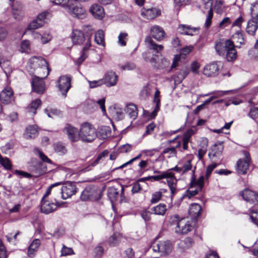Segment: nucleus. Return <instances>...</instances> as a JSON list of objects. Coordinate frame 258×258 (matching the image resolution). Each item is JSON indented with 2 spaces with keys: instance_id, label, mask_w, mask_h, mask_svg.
Listing matches in <instances>:
<instances>
[{
  "instance_id": "62",
  "label": "nucleus",
  "mask_w": 258,
  "mask_h": 258,
  "mask_svg": "<svg viewBox=\"0 0 258 258\" xmlns=\"http://www.w3.org/2000/svg\"><path fill=\"white\" fill-rule=\"evenodd\" d=\"M170 175V174L166 173V172H163L160 174L151 176V178L152 179H153L154 181H159L161 179L165 178V177H169Z\"/></svg>"
},
{
  "instance_id": "28",
  "label": "nucleus",
  "mask_w": 258,
  "mask_h": 258,
  "mask_svg": "<svg viewBox=\"0 0 258 258\" xmlns=\"http://www.w3.org/2000/svg\"><path fill=\"white\" fill-rule=\"evenodd\" d=\"M201 206L198 204L194 203L191 204L188 213L191 219L196 220L201 215Z\"/></svg>"
},
{
  "instance_id": "35",
  "label": "nucleus",
  "mask_w": 258,
  "mask_h": 258,
  "mask_svg": "<svg viewBox=\"0 0 258 258\" xmlns=\"http://www.w3.org/2000/svg\"><path fill=\"white\" fill-rule=\"evenodd\" d=\"M151 210L153 214L164 216L167 211L166 205L161 203L151 208Z\"/></svg>"
},
{
  "instance_id": "47",
  "label": "nucleus",
  "mask_w": 258,
  "mask_h": 258,
  "mask_svg": "<svg viewBox=\"0 0 258 258\" xmlns=\"http://www.w3.org/2000/svg\"><path fill=\"white\" fill-rule=\"evenodd\" d=\"M248 55L251 57H258V39L256 40L254 47L248 51Z\"/></svg>"
},
{
  "instance_id": "21",
  "label": "nucleus",
  "mask_w": 258,
  "mask_h": 258,
  "mask_svg": "<svg viewBox=\"0 0 258 258\" xmlns=\"http://www.w3.org/2000/svg\"><path fill=\"white\" fill-rule=\"evenodd\" d=\"M12 13L14 18L18 21L21 20L24 16L23 7L18 2L12 5Z\"/></svg>"
},
{
  "instance_id": "17",
  "label": "nucleus",
  "mask_w": 258,
  "mask_h": 258,
  "mask_svg": "<svg viewBox=\"0 0 258 258\" xmlns=\"http://www.w3.org/2000/svg\"><path fill=\"white\" fill-rule=\"evenodd\" d=\"M58 87L62 95L66 97L67 93L71 88V78L68 76H63L57 81Z\"/></svg>"
},
{
  "instance_id": "38",
  "label": "nucleus",
  "mask_w": 258,
  "mask_h": 258,
  "mask_svg": "<svg viewBox=\"0 0 258 258\" xmlns=\"http://www.w3.org/2000/svg\"><path fill=\"white\" fill-rule=\"evenodd\" d=\"M108 151L107 150L103 151L101 154H100L97 158L93 161H91L89 163L88 166L86 168V170L89 171L91 169V167L95 166L97 165L100 160L103 157H106L108 155Z\"/></svg>"
},
{
  "instance_id": "11",
  "label": "nucleus",
  "mask_w": 258,
  "mask_h": 258,
  "mask_svg": "<svg viewBox=\"0 0 258 258\" xmlns=\"http://www.w3.org/2000/svg\"><path fill=\"white\" fill-rule=\"evenodd\" d=\"M243 153L245 159H240L237 162L236 170L239 174H245L248 170L250 158L247 151H244Z\"/></svg>"
},
{
  "instance_id": "6",
  "label": "nucleus",
  "mask_w": 258,
  "mask_h": 258,
  "mask_svg": "<svg viewBox=\"0 0 258 258\" xmlns=\"http://www.w3.org/2000/svg\"><path fill=\"white\" fill-rule=\"evenodd\" d=\"M153 250L155 252L161 253V255H169L172 250L173 244L169 240L161 241L152 245Z\"/></svg>"
},
{
  "instance_id": "37",
  "label": "nucleus",
  "mask_w": 258,
  "mask_h": 258,
  "mask_svg": "<svg viewBox=\"0 0 258 258\" xmlns=\"http://www.w3.org/2000/svg\"><path fill=\"white\" fill-rule=\"evenodd\" d=\"M233 38L235 40V42L237 44L236 45H235V47H236L240 48L241 46L245 43L243 35L239 31H238L234 33L233 35Z\"/></svg>"
},
{
  "instance_id": "48",
  "label": "nucleus",
  "mask_w": 258,
  "mask_h": 258,
  "mask_svg": "<svg viewBox=\"0 0 258 258\" xmlns=\"http://www.w3.org/2000/svg\"><path fill=\"white\" fill-rule=\"evenodd\" d=\"M213 17V12L211 9H210L208 12L204 26L205 28H208L211 25L212 19Z\"/></svg>"
},
{
  "instance_id": "16",
  "label": "nucleus",
  "mask_w": 258,
  "mask_h": 258,
  "mask_svg": "<svg viewBox=\"0 0 258 258\" xmlns=\"http://www.w3.org/2000/svg\"><path fill=\"white\" fill-rule=\"evenodd\" d=\"M166 173L170 174V176L169 177H165V178L167 179V182L168 185L170 190V203H172L173 201V198L177 192V179L175 177L174 173L171 172H166Z\"/></svg>"
},
{
  "instance_id": "59",
  "label": "nucleus",
  "mask_w": 258,
  "mask_h": 258,
  "mask_svg": "<svg viewBox=\"0 0 258 258\" xmlns=\"http://www.w3.org/2000/svg\"><path fill=\"white\" fill-rule=\"evenodd\" d=\"M189 70L187 67L183 68L179 72L178 77L181 80H183L188 74Z\"/></svg>"
},
{
  "instance_id": "20",
  "label": "nucleus",
  "mask_w": 258,
  "mask_h": 258,
  "mask_svg": "<svg viewBox=\"0 0 258 258\" xmlns=\"http://www.w3.org/2000/svg\"><path fill=\"white\" fill-rule=\"evenodd\" d=\"M13 100V91L10 87H7L0 93L1 101L5 104H9Z\"/></svg>"
},
{
  "instance_id": "23",
  "label": "nucleus",
  "mask_w": 258,
  "mask_h": 258,
  "mask_svg": "<svg viewBox=\"0 0 258 258\" xmlns=\"http://www.w3.org/2000/svg\"><path fill=\"white\" fill-rule=\"evenodd\" d=\"M150 32L152 37L158 41L162 40L165 36V33L163 28L157 25L152 26L150 28Z\"/></svg>"
},
{
  "instance_id": "36",
  "label": "nucleus",
  "mask_w": 258,
  "mask_h": 258,
  "mask_svg": "<svg viewBox=\"0 0 258 258\" xmlns=\"http://www.w3.org/2000/svg\"><path fill=\"white\" fill-rule=\"evenodd\" d=\"M97 133V137L101 139H105L111 136V131L109 127L107 126H103L98 130Z\"/></svg>"
},
{
  "instance_id": "34",
  "label": "nucleus",
  "mask_w": 258,
  "mask_h": 258,
  "mask_svg": "<svg viewBox=\"0 0 258 258\" xmlns=\"http://www.w3.org/2000/svg\"><path fill=\"white\" fill-rule=\"evenodd\" d=\"M124 111L125 113L130 116L131 118L134 120L136 118L138 115V109L136 106L134 104H130L127 105Z\"/></svg>"
},
{
  "instance_id": "45",
  "label": "nucleus",
  "mask_w": 258,
  "mask_h": 258,
  "mask_svg": "<svg viewBox=\"0 0 258 258\" xmlns=\"http://www.w3.org/2000/svg\"><path fill=\"white\" fill-rule=\"evenodd\" d=\"M34 153L39 156L40 158L44 162L51 163V161L41 152L39 149L35 148L34 149Z\"/></svg>"
},
{
  "instance_id": "49",
  "label": "nucleus",
  "mask_w": 258,
  "mask_h": 258,
  "mask_svg": "<svg viewBox=\"0 0 258 258\" xmlns=\"http://www.w3.org/2000/svg\"><path fill=\"white\" fill-rule=\"evenodd\" d=\"M249 116L258 123V108H251L248 114Z\"/></svg>"
},
{
  "instance_id": "52",
  "label": "nucleus",
  "mask_w": 258,
  "mask_h": 258,
  "mask_svg": "<svg viewBox=\"0 0 258 258\" xmlns=\"http://www.w3.org/2000/svg\"><path fill=\"white\" fill-rule=\"evenodd\" d=\"M88 82L89 84V87L90 88H94L101 86L104 84V81L102 79H100L97 81H89L88 80Z\"/></svg>"
},
{
  "instance_id": "18",
  "label": "nucleus",
  "mask_w": 258,
  "mask_h": 258,
  "mask_svg": "<svg viewBox=\"0 0 258 258\" xmlns=\"http://www.w3.org/2000/svg\"><path fill=\"white\" fill-rule=\"evenodd\" d=\"M40 76H35L32 81V88L33 91L38 94H43L45 90V83L43 79Z\"/></svg>"
},
{
  "instance_id": "1",
  "label": "nucleus",
  "mask_w": 258,
  "mask_h": 258,
  "mask_svg": "<svg viewBox=\"0 0 258 258\" xmlns=\"http://www.w3.org/2000/svg\"><path fill=\"white\" fill-rule=\"evenodd\" d=\"M84 30L87 33L86 38L85 37L84 33L78 30H73L71 37L74 44L81 45L84 42L85 43V46L82 49V55L77 60V62L78 65H80L87 57V51L91 46L90 38L92 34V31L93 29L90 26H85L84 27Z\"/></svg>"
},
{
  "instance_id": "30",
  "label": "nucleus",
  "mask_w": 258,
  "mask_h": 258,
  "mask_svg": "<svg viewBox=\"0 0 258 258\" xmlns=\"http://www.w3.org/2000/svg\"><path fill=\"white\" fill-rule=\"evenodd\" d=\"M38 135V131L37 127L34 125H29L26 128L25 132L24 133L25 139L29 140L34 139Z\"/></svg>"
},
{
  "instance_id": "50",
  "label": "nucleus",
  "mask_w": 258,
  "mask_h": 258,
  "mask_svg": "<svg viewBox=\"0 0 258 258\" xmlns=\"http://www.w3.org/2000/svg\"><path fill=\"white\" fill-rule=\"evenodd\" d=\"M231 90H228V91H217V92H213L212 93L214 94H216V96L211 97L208 100H207L206 101V102L209 103V102H211L213 100V98L223 96L227 94L229 92H231Z\"/></svg>"
},
{
  "instance_id": "10",
  "label": "nucleus",
  "mask_w": 258,
  "mask_h": 258,
  "mask_svg": "<svg viewBox=\"0 0 258 258\" xmlns=\"http://www.w3.org/2000/svg\"><path fill=\"white\" fill-rule=\"evenodd\" d=\"M191 161V159H183L178 163V166H176L172 169L182 174H185L189 171L191 170L193 174L192 176L195 177L196 167H194L192 169Z\"/></svg>"
},
{
  "instance_id": "15",
  "label": "nucleus",
  "mask_w": 258,
  "mask_h": 258,
  "mask_svg": "<svg viewBox=\"0 0 258 258\" xmlns=\"http://www.w3.org/2000/svg\"><path fill=\"white\" fill-rule=\"evenodd\" d=\"M63 132L72 142H75L79 140V131L71 124H66L63 129Z\"/></svg>"
},
{
  "instance_id": "27",
  "label": "nucleus",
  "mask_w": 258,
  "mask_h": 258,
  "mask_svg": "<svg viewBox=\"0 0 258 258\" xmlns=\"http://www.w3.org/2000/svg\"><path fill=\"white\" fill-rule=\"evenodd\" d=\"M241 195L243 199L250 203H254L255 201L258 203V194H255L253 191L246 189L241 192Z\"/></svg>"
},
{
  "instance_id": "13",
  "label": "nucleus",
  "mask_w": 258,
  "mask_h": 258,
  "mask_svg": "<svg viewBox=\"0 0 258 258\" xmlns=\"http://www.w3.org/2000/svg\"><path fill=\"white\" fill-rule=\"evenodd\" d=\"M76 1H72V0H69V3L67 5L69 11L70 13L73 15L74 16L80 19H82L85 16V10L81 7L80 5H77L75 6L74 3Z\"/></svg>"
},
{
  "instance_id": "4",
  "label": "nucleus",
  "mask_w": 258,
  "mask_h": 258,
  "mask_svg": "<svg viewBox=\"0 0 258 258\" xmlns=\"http://www.w3.org/2000/svg\"><path fill=\"white\" fill-rule=\"evenodd\" d=\"M30 62L33 66H38L36 69V73L42 78H46L49 75L50 69L47 61L42 57L34 56L30 59Z\"/></svg>"
},
{
  "instance_id": "44",
  "label": "nucleus",
  "mask_w": 258,
  "mask_h": 258,
  "mask_svg": "<svg viewBox=\"0 0 258 258\" xmlns=\"http://www.w3.org/2000/svg\"><path fill=\"white\" fill-rule=\"evenodd\" d=\"M46 166L42 163H39L38 164V167L35 169L34 172L36 174V176H39L47 172Z\"/></svg>"
},
{
  "instance_id": "12",
  "label": "nucleus",
  "mask_w": 258,
  "mask_h": 258,
  "mask_svg": "<svg viewBox=\"0 0 258 258\" xmlns=\"http://www.w3.org/2000/svg\"><path fill=\"white\" fill-rule=\"evenodd\" d=\"M119 186L121 190L120 195L119 194L118 188L113 186L109 187L108 189V197L112 203L117 201L119 197L120 203H122L124 201V195L123 192L124 186L122 185H120Z\"/></svg>"
},
{
  "instance_id": "60",
  "label": "nucleus",
  "mask_w": 258,
  "mask_h": 258,
  "mask_svg": "<svg viewBox=\"0 0 258 258\" xmlns=\"http://www.w3.org/2000/svg\"><path fill=\"white\" fill-rule=\"evenodd\" d=\"M218 164V163H213L207 167L205 175L206 178L207 179H208L212 171L217 166Z\"/></svg>"
},
{
  "instance_id": "9",
  "label": "nucleus",
  "mask_w": 258,
  "mask_h": 258,
  "mask_svg": "<svg viewBox=\"0 0 258 258\" xmlns=\"http://www.w3.org/2000/svg\"><path fill=\"white\" fill-rule=\"evenodd\" d=\"M55 191L61 194L62 199L65 200L76 193L77 187L74 183L67 182L61 187L58 188Z\"/></svg>"
},
{
  "instance_id": "26",
  "label": "nucleus",
  "mask_w": 258,
  "mask_h": 258,
  "mask_svg": "<svg viewBox=\"0 0 258 258\" xmlns=\"http://www.w3.org/2000/svg\"><path fill=\"white\" fill-rule=\"evenodd\" d=\"M92 15L96 19H101L105 15L104 10L102 7L98 4H93L89 10Z\"/></svg>"
},
{
  "instance_id": "63",
  "label": "nucleus",
  "mask_w": 258,
  "mask_h": 258,
  "mask_svg": "<svg viewBox=\"0 0 258 258\" xmlns=\"http://www.w3.org/2000/svg\"><path fill=\"white\" fill-rule=\"evenodd\" d=\"M250 216L252 222L258 226V211L252 210Z\"/></svg>"
},
{
  "instance_id": "41",
  "label": "nucleus",
  "mask_w": 258,
  "mask_h": 258,
  "mask_svg": "<svg viewBox=\"0 0 258 258\" xmlns=\"http://www.w3.org/2000/svg\"><path fill=\"white\" fill-rule=\"evenodd\" d=\"M95 41L99 45L104 46V35L102 30H99L95 35Z\"/></svg>"
},
{
  "instance_id": "40",
  "label": "nucleus",
  "mask_w": 258,
  "mask_h": 258,
  "mask_svg": "<svg viewBox=\"0 0 258 258\" xmlns=\"http://www.w3.org/2000/svg\"><path fill=\"white\" fill-rule=\"evenodd\" d=\"M120 240V234L115 233L109 238L107 242L110 246H115L119 244Z\"/></svg>"
},
{
  "instance_id": "55",
  "label": "nucleus",
  "mask_w": 258,
  "mask_h": 258,
  "mask_svg": "<svg viewBox=\"0 0 258 258\" xmlns=\"http://www.w3.org/2000/svg\"><path fill=\"white\" fill-rule=\"evenodd\" d=\"M40 22L36 19L33 20L28 25L27 30H34L38 29L43 26H39Z\"/></svg>"
},
{
  "instance_id": "33",
  "label": "nucleus",
  "mask_w": 258,
  "mask_h": 258,
  "mask_svg": "<svg viewBox=\"0 0 258 258\" xmlns=\"http://www.w3.org/2000/svg\"><path fill=\"white\" fill-rule=\"evenodd\" d=\"M193 241L189 237L181 240L178 244V248L180 252H184L192 246Z\"/></svg>"
},
{
  "instance_id": "54",
  "label": "nucleus",
  "mask_w": 258,
  "mask_h": 258,
  "mask_svg": "<svg viewBox=\"0 0 258 258\" xmlns=\"http://www.w3.org/2000/svg\"><path fill=\"white\" fill-rule=\"evenodd\" d=\"M41 104V100L39 99H37L32 101L30 104V112H32L33 114L36 113V110Z\"/></svg>"
},
{
  "instance_id": "5",
  "label": "nucleus",
  "mask_w": 258,
  "mask_h": 258,
  "mask_svg": "<svg viewBox=\"0 0 258 258\" xmlns=\"http://www.w3.org/2000/svg\"><path fill=\"white\" fill-rule=\"evenodd\" d=\"M204 176H201L196 179L195 177L192 176L189 188L186 190V196L189 198L196 195L200 191H201L204 185Z\"/></svg>"
},
{
  "instance_id": "24",
  "label": "nucleus",
  "mask_w": 258,
  "mask_h": 258,
  "mask_svg": "<svg viewBox=\"0 0 258 258\" xmlns=\"http://www.w3.org/2000/svg\"><path fill=\"white\" fill-rule=\"evenodd\" d=\"M118 77L115 72L109 71L107 72L103 79L104 84L108 87L113 86L117 83Z\"/></svg>"
},
{
  "instance_id": "61",
  "label": "nucleus",
  "mask_w": 258,
  "mask_h": 258,
  "mask_svg": "<svg viewBox=\"0 0 258 258\" xmlns=\"http://www.w3.org/2000/svg\"><path fill=\"white\" fill-rule=\"evenodd\" d=\"M47 12H43L38 15L36 20L40 22L39 26H43L45 23V20L46 17Z\"/></svg>"
},
{
  "instance_id": "58",
  "label": "nucleus",
  "mask_w": 258,
  "mask_h": 258,
  "mask_svg": "<svg viewBox=\"0 0 258 258\" xmlns=\"http://www.w3.org/2000/svg\"><path fill=\"white\" fill-rule=\"evenodd\" d=\"M21 50L23 52L28 53L30 51V42L25 40L22 42L21 45Z\"/></svg>"
},
{
  "instance_id": "22",
  "label": "nucleus",
  "mask_w": 258,
  "mask_h": 258,
  "mask_svg": "<svg viewBox=\"0 0 258 258\" xmlns=\"http://www.w3.org/2000/svg\"><path fill=\"white\" fill-rule=\"evenodd\" d=\"M199 30L198 28L183 24L180 25L178 27V32L179 33L189 36L198 34Z\"/></svg>"
},
{
  "instance_id": "57",
  "label": "nucleus",
  "mask_w": 258,
  "mask_h": 258,
  "mask_svg": "<svg viewBox=\"0 0 258 258\" xmlns=\"http://www.w3.org/2000/svg\"><path fill=\"white\" fill-rule=\"evenodd\" d=\"M176 148L173 147L166 148L163 151V154L169 153L170 154L169 157L175 156L176 155Z\"/></svg>"
},
{
  "instance_id": "51",
  "label": "nucleus",
  "mask_w": 258,
  "mask_h": 258,
  "mask_svg": "<svg viewBox=\"0 0 258 258\" xmlns=\"http://www.w3.org/2000/svg\"><path fill=\"white\" fill-rule=\"evenodd\" d=\"M161 192L157 191L154 192L152 195L151 199L150 200L151 203L153 204L158 203L161 200Z\"/></svg>"
},
{
  "instance_id": "64",
  "label": "nucleus",
  "mask_w": 258,
  "mask_h": 258,
  "mask_svg": "<svg viewBox=\"0 0 258 258\" xmlns=\"http://www.w3.org/2000/svg\"><path fill=\"white\" fill-rule=\"evenodd\" d=\"M61 252V255L62 256H66L74 253L73 250L72 248L68 247L64 245H63Z\"/></svg>"
},
{
  "instance_id": "46",
  "label": "nucleus",
  "mask_w": 258,
  "mask_h": 258,
  "mask_svg": "<svg viewBox=\"0 0 258 258\" xmlns=\"http://www.w3.org/2000/svg\"><path fill=\"white\" fill-rule=\"evenodd\" d=\"M128 34L125 32H121L118 37V42L121 46L126 45V41L127 39Z\"/></svg>"
},
{
  "instance_id": "7",
  "label": "nucleus",
  "mask_w": 258,
  "mask_h": 258,
  "mask_svg": "<svg viewBox=\"0 0 258 258\" xmlns=\"http://www.w3.org/2000/svg\"><path fill=\"white\" fill-rule=\"evenodd\" d=\"M179 217L178 215H174L170 218L172 223H177L175 228L176 232L186 234L190 231L192 229V226L188 223L185 222L183 220H179Z\"/></svg>"
},
{
  "instance_id": "39",
  "label": "nucleus",
  "mask_w": 258,
  "mask_h": 258,
  "mask_svg": "<svg viewBox=\"0 0 258 258\" xmlns=\"http://www.w3.org/2000/svg\"><path fill=\"white\" fill-rule=\"evenodd\" d=\"M40 244V242L39 239H36L33 241L28 248V253L30 256H33L34 253L37 250Z\"/></svg>"
},
{
  "instance_id": "53",
  "label": "nucleus",
  "mask_w": 258,
  "mask_h": 258,
  "mask_svg": "<svg viewBox=\"0 0 258 258\" xmlns=\"http://www.w3.org/2000/svg\"><path fill=\"white\" fill-rule=\"evenodd\" d=\"M251 17L253 18L258 17V0H257L254 4H252L251 7Z\"/></svg>"
},
{
  "instance_id": "14",
  "label": "nucleus",
  "mask_w": 258,
  "mask_h": 258,
  "mask_svg": "<svg viewBox=\"0 0 258 258\" xmlns=\"http://www.w3.org/2000/svg\"><path fill=\"white\" fill-rule=\"evenodd\" d=\"M223 150V145L222 143H217L211 148L208 156L213 161H217L221 157Z\"/></svg>"
},
{
  "instance_id": "56",
  "label": "nucleus",
  "mask_w": 258,
  "mask_h": 258,
  "mask_svg": "<svg viewBox=\"0 0 258 258\" xmlns=\"http://www.w3.org/2000/svg\"><path fill=\"white\" fill-rule=\"evenodd\" d=\"M231 23V21L230 19L228 17H225L220 22L218 27L221 29H223L226 28Z\"/></svg>"
},
{
  "instance_id": "8",
  "label": "nucleus",
  "mask_w": 258,
  "mask_h": 258,
  "mask_svg": "<svg viewBox=\"0 0 258 258\" xmlns=\"http://www.w3.org/2000/svg\"><path fill=\"white\" fill-rule=\"evenodd\" d=\"M101 198L99 189L95 187H87L82 192L81 199L83 201H97Z\"/></svg>"
},
{
  "instance_id": "29",
  "label": "nucleus",
  "mask_w": 258,
  "mask_h": 258,
  "mask_svg": "<svg viewBox=\"0 0 258 258\" xmlns=\"http://www.w3.org/2000/svg\"><path fill=\"white\" fill-rule=\"evenodd\" d=\"M258 28V21L257 18H252L247 22L246 32L250 35H253Z\"/></svg>"
},
{
  "instance_id": "19",
  "label": "nucleus",
  "mask_w": 258,
  "mask_h": 258,
  "mask_svg": "<svg viewBox=\"0 0 258 258\" xmlns=\"http://www.w3.org/2000/svg\"><path fill=\"white\" fill-rule=\"evenodd\" d=\"M58 203L51 202L48 200H41L40 210L45 214H48L55 211L57 207Z\"/></svg>"
},
{
  "instance_id": "31",
  "label": "nucleus",
  "mask_w": 258,
  "mask_h": 258,
  "mask_svg": "<svg viewBox=\"0 0 258 258\" xmlns=\"http://www.w3.org/2000/svg\"><path fill=\"white\" fill-rule=\"evenodd\" d=\"M141 14L144 18L148 20H152L159 15L160 13L156 9L152 8L143 10Z\"/></svg>"
},
{
  "instance_id": "43",
  "label": "nucleus",
  "mask_w": 258,
  "mask_h": 258,
  "mask_svg": "<svg viewBox=\"0 0 258 258\" xmlns=\"http://www.w3.org/2000/svg\"><path fill=\"white\" fill-rule=\"evenodd\" d=\"M53 148L55 152L60 155H64L67 151L66 147L62 144L60 143L54 144Z\"/></svg>"
},
{
  "instance_id": "2",
  "label": "nucleus",
  "mask_w": 258,
  "mask_h": 258,
  "mask_svg": "<svg viewBox=\"0 0 258 258\" xmlns=\"http://www.w3.org/2000/svg\"><path fill=\"white\" fill-rule=\"evenodd\" d=\"M215 47L217 53L224 56L228 61H233L237 58L234 42L229 39L216 41Z\"/></svg>"
},
{
  "instance_id": "3",
  "label": "nucleus",
  "mask_w": 258,
  "mask_h": 258,
  "mask_svg": "<svg viewBox=\"0 0 258 258\" xmlns=\"http://www.w3.org/2000/svg\"><path fill=\"white\" fill-rule=\"evenodd\" d=\"M97 136L96 130L91 124L86 122L81 125L79 130V140L84 142H91Z\"/></svg>"
},
{
  "instance_id": "42",
  "label": "nucleus",
  "mask_w": 258,
  "mask_h": 258,
  "mask_svg": "<svg viewBox=\"0 0 258 258\" xmlns=\"http://www.w3.org/2000/svg\"><path fill=\"white\" fill-rule=\"evenodd\" d=\"M143 57L146 61L150 62L152 66L158 68V66L157 65V59L155 57H151V54L150 52H145L143 54Z\"/></svg>"
},
{
  "instance_id": "32",
  "label": "nucleus",
  "mask_w": 258,
  "mask_h": 258,
  "mask_svg": "<svg viewBox=\"0 0 258 258\" xmlns=\"http://www.w3.org/2000/svg\"><path fill=\"white\" fill-rule=\"evenodd\" d=\"M145 42L150 49L154 50L157 53H159L163 49V46L162 45L156 43L150 36H147L145 38Z\"/></svg>"
},
{
  "instance_id": "25",
  "label": "nucleus",
  "mask_w": 258,
  "mask_h": 258,
  "mask_svg": "<svg viewBox=\"0 0 258 258\" xmlns=\"http://www.w3.org/2000/svg\"><path fill=\"white\" fill-rule=\"evenodd\" d=\"M219 68L216 63H211L205 67L203 74L208 77H215L218 75Z\"/></svg>"
}]
</instances>
